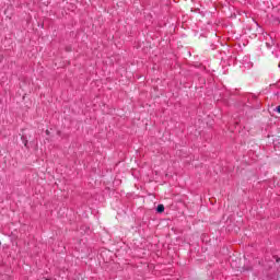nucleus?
<instances>
[{
  "label": "nucleus",
  "instance_id": "f257e3e1",
  "mask_svg": "<svg viewBox=\"0 0 280 280\" xmlns=\"http://www.w3.org/2000/svg\"><path fill=\"white\" fill-rule=\"evenodd\" d=\"M165 211V206H163V205H159L158 207H156V213H163Z\"/></svg>",
  "mask_w": 280,
  "mask_h": 280
},
{
  "label": "nucleus",
  "instance_id": "7ed1b4c3",
  "mask_svg": "<svg viewBox=\"0 0 280 280\" xmlns=\"http://www.w3.org/2000/svg\"><path fill=\"white\" fill-rule=\"evenodd\" d=\"M245 270H253V267H247L245 268Z\"/></svg>",
  "mask_w": 280,
  "mask_h": 280
},
{
  "label": "nucleus",
  "instance_id": "20e7f679",
  "mask_svg": "<svg viewBox=\"0 0 280 280\" xmlns=\"http://www.w3.org/2000/svg\"><path fill=\"white\" fill-rule=\"evenodd\" d=\"M46 135H49V130H46Z\"/></svg>",
  "mask_w": 280,
  "mask_h": 280
},
{
  "label": "nucleus",
  "instance_id": "0eeeda50",
  "mask_svg": "<svg viewBox=\"0 0 280 280\" xmlns=\"http://www.w3.org/2000/svg\"><path fill=\"white\" fill-rule=\"evenodd\" d=\"M46 280H49V279H46Z\"/></svg>",
  "mask_w": 280,
  "mask_h": 280
},
{
  "label": "nucleus",
  "instance_id": "39448f33",
  "mask_svg": "<svg viewBox=\"0 0 280 280\" xmlns=\"http://www.w3.org/2000/svg\"><path fill=\"white\" fill-rule=\"evenodd\" d=\"M266 45H267V47H270V44L267 43Z\"/></svg>",
  "mask_w": 280,
  "mask_h": 280
},
{
  "label": "nucleus",
  "instance_id": "f03ea898",
  "mask_svg": "<svg viewBox=\"0 0 280 280\" xmlns=\"http://www.w3.org/2000/svg\"><path fill=\"white\" fill-rule=\"evenodd\" d=\"M276 113H279L280 114V105L276 107Z\"/></svg>",
  "mask_w": 280,
  "mask_h": 280
},
{
  "label": "nucleus",
  "instance_id": "423d86ee",
  "mask_svg": "<svg viewBox=\"0 0 280 280\" xmlns=\"http://www.w3.org/2000/svg\"><path fill=\"white\" fill-rule=\"evenodd\" d=\"M0 246H1V242H0Z\"/></svg>",
  "mask_w": 280,
  "mask_h": 280
}]
</instances>
